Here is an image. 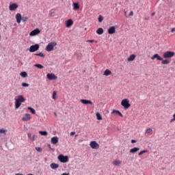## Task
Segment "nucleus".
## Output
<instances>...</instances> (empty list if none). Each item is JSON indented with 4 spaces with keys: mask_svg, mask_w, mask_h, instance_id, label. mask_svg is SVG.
Listing matches in <instances>:
<instances>
[{
    "mask_svg": "<svg viewBox=\"0 0 175 175\" xmlns=\"http://www.w3.org/2000/svg\"><path fill=\"white\" fill-rule=\"evenodd\" d=\"M157 59V61H161V64L162 65H167L168 64H170V60L165 59H163V58H162L161 56H159V54L156 53L154 54L152 57L151 59Z\"/></svg>",
    "mask_w": 175,
    "mask_h": 175,
    "instance_id": "1",
    "label": "nucleus"
},
{
    "mask_svg": "<svg viewBox=\"0 0 175 175\" xmlns=\"http://www.w3.org/2000/svg\"><path fill=\"white\" fill-rule=\"evenodd\" d=\"M23 102H25L24 96L23 95L18 96L17 98L15 99V109H18Z\"/></svg>",
    "mask_w": 175,
    "mask_h": 175,
    "instance_id": "2",
    "label": "nucleus"
},
{
    "mask_svg": "<svg viewBox=\"0 0 175 175\" xmlns=\"http://www.w3.org/2000/svg\"><path fill=\"white\" fill-rule=\"evenodd\" d=\"M57 46V42H51L48 44V45L46 46V51H53L54 50V47Z\"/></svg>",
    "mask_w": 175,
    "mask_h": 175,
    "instance_id": "3",
    "label": "nucleus"
},
{
    "mask_svg": "<svg viewBox=\"0 0 175 175\" xmlns=\"http://www.w3.org/2000/svg\"><path fill=\"white\" fill-rule=\"evenodd\" d=\"M121 105L124 109H129L131 107V104L129 103V99L124 98L121 101Z\"/></svg>",
    "mask_w": 175,
    "mask_h": 175,
    "instance_id": "4",
    "label": "nucleus"
},
{
    "mask_svg": "<svg viewBox=\"0 0 175 175\" xmlns=\"http://www.w3.org/2000/svg\"><path fill=\"white\" fill-rule=\"evenodd\" d=\"M57 159L62 163H66L69 162V157L68 156H64V154H60L58 156Z\"/></svg>",
    "mask_w": 175,
    "mask_h": 175,
    "instance_id": "5",
    "label": "nucleus"
},
{
    "mask_svg": "<svg viewBox=\"0 0 175 175\" xmlns=\"http://www.w3.org/2000/svg\"><path fill=\"white\" fill-rule=\"evenodd\" d=\"M163 58H172L174 57V52H172L170 51H166L163 53Z\"/></svg>",
    "mask_w": 175,
    "mask_h": 175,
    "instance_id": "6",
    "label": "nucleus"
},
{
    "mask_svg": "<svg viewBox=\"0 0 175 175\" xmlns=\"http://www.w3.org/2000/svg\"><path fill=\"white\" fill-rule=\"evenodd\" d=\"M29 50L30 53H35V51H38V50H39V44H36L34 45H31Z\"/></svg>",
    "mask_w": 175,
    "mask_h": 175,
    "instance_id": "7",
    "label": "nucleus"
},
{
    "mask_svg": "<svg viewBox=\"0 0 175 175\" xmlns=\"http://www.w3.org/2000/svg\"><path fill=\"white\" fill-rule=\"evenodd\" d=\"M90 146L93 150H98V148H99V144H98L96 141H92Z\"/></svg>",
    "mask_w": 175,
    "mask_h": 175,
    "instance_id": "8",
    "label": "nucleus"
},
{
    "mask_svg": "<svg viewBox=\"0 0 175 175\" xmlns=\"http://www.w3.org/2000/svg\"><path fill=\"white\" fill-rule=\"evenodd\" d=\"M46 77L49 80H57V79H58V77L53 73H48L46 75Z\"/></svg>",
    "mask_w": 175,
    "mask_h": 175,
    "instance_id": "9",
    "label": "nucleus"
},
{
    "mask_svg": "<svg viewBox=\"0 0 175 175\" xmlns=\"http://www.w3.org/2000/svg\"><path fill=\"white\" fill-rule=\"evenodd\" d=\"M39 33H40V30L36 29L30 32L29 36H36V35H39Z\"/></svg>",
    "mask_w": 175,
    "mask_h": 175,
    "instance_id": "10",
    "label": "nucleus"
},
{
    "mask_svg": "<svg viewBox=\"0 0 175 175\" xmlns=\"http://www.w3.org/2000/svg\"><path fill=\"white\" fill-rule=\"evenodd\" d=\"M108 33L109 35H113V33H116V27L114 26L110 27L108 29Z\"/></svg>",
    "mask_w": 175,
    "mask_h": 175,
    "instance_id": "11",
    "label": "nucleus"
},
{
    "mask_svg": "<svg viewBox=\"0 0 175 175\" xmlns=\"http://www.w3.org/2000/svg\"><path fill=\"white\" fill-rule=\"evenodd\" d=\"M80 102H81V103H83V105H92V101H91L90 100L81 99Z\"/></svg>",
    "mask_w": 175,
    "mask_h": 175,
    "instance_id": "12",
    "label": "nucleus"
},
{
    "mask_svg": "<svg viewBox=\"0 0 175 175\" xmlns=\"http://www.w3.org/2000/svg\"><path fill=\"white\" fill-rule=\"evenodd\" d=\"M72 25H73V21L72 19H68L66 21V27H67V28L72 27Z\"/></svg>",
    "mask_w": 175,
    "mask_h": 175,
    "instance_id": "13",
    "label": "nucleus"
},
{
    "mask_svg": "<svg viewBox=\"0 0 175 175\" xmlns=\"http://www.w3.org/2000/svg\"><path fill=\"white\" fill-rule=\"evenodd\" d=\"M59 139L58 138V137H53L51 139V144H57V143H58Z\"/></svg>",
    "mask_w": 175,
    "mask_h": 175,
    "instance_id": "14",
    "label": "nucleus"
},
{
    "mask_svg": "<svg viewBox=\"0 0 175 175\" xmlns=\"http://www.w3.org/2000/svg\"><path fill=\"white\" fill-rule=\"evenodd\" d=\"M17 8H18V5L16 3H12L9 6L10 10H16Z\"/></svg>",
    "mask_w": 175,
    "mask_h": 175,
    "instance_id": "15",
    "label": "nucleus"
},
{
    "mask_svg": "<svg viewBox=\"0 0 175 175\" xmlns=\"http://www.w3.org/2000/svg\"><path fill=\"white\" fill-rule=\"evenodd\" d=\"M111 114H113L114 116H120V117H124V116L122 115V113H121L120 112V111L118 110H116L114 109L112 112Z\"/></svg>",
    "mask_w": 175,
    "mask_h": 175,
    "instance_id": "16",
    "label": "nucleus"
},
{
    "mask_svg": "<svg viewBox=\"0 0 175 175\" xmlns=\"http://www.w3.org/2000/svg\"><path fill=\"white\" fill-rule=\"evenodd\" d=\"M23 121H29L31 120V114L25 113V116L22 118Z\"/></svg>",
    "mask_w": 175,
    "mask_h": 175,
    "instance_id": "17",
    "label": "nucleus"
},
{
    "mask_svg": "<svg viewBox=\"0 0 175 175\" xmlns=\"http://www.w3.org/2000/svg\"><path fill=\"white\" fill-rule=\"evenodd\" d=\"M16 23H18V24H20V23H21V14L20 13L16 14Z\"/></svg>",
    "mask_w": 175,
    "mask_h": 175,
    "instance_id": "18",
    "label": "nucleus"
},
{
    "mask_svg": "<svg viewBox=\"0 0 175 175\" xmlns=\"http://www.w3.org/2000/svg\"><path fill=\"white\" fill-rule=\"evenodd\" d=\"M136 58V55H131L128 59H127V61H129V62H131L132 61H134V59Z\"/></svg>",
    "mask_w": 175,
    "mask_h": 175,
    "instance_id": "19",
    "label": "nucleus"
},
{
    "mask_svg": "<svg viewBox=\"0 0 175 175\" xmlns=\"http://www.w3.org/2000/svg\"><path fill=\"white\" fill-rule=\"evenodd\" d=\"M112 163L115 166H120V165H121L122 163V162L121 161H119V160H115L112 162Z\"/></svg>",
    "mask_w": 175,
    "mask_h": 175,
    "instance_id": "20",
    "label": "nucleus"
},
{
    "mask_svg": "<svg viewBox=\"0 0 175 175\" xmlns=\"http://www.w3.org/2000/svg\"><path fill=\"white\" fill-rule=\"evenodd\" d=\"M51 169H58V167H59V165H58L55 163H52L51 164Z\"/></svg>",
    "mask_w": 175,
    "mask_h": 175,
    "instance_id": "21",
    "label": "nucleus"
},
{
    "mask_svg": "<svg viewBox=\"0 0 175 175\" xmlns=\"http://www.w3.org/2000/svg\"><path fill=\"white\" fill-rule=\"evenodd\" d=\"M73 9L74 10H78V9H80V5H79V3H73Z\"/></svg>",
    "mask_w": 175,
    "mask_h": 175,
    "instance_id": "22",
    "label": "nucleus"
},
{
    "mask_svg": "<svg viewBox=\"0 0 175 175\" xmlns=\"http://www.w3.org/2000/svg\"><path fill=\"white\" fill-rule=\"evenodd\" d=\"M139 150L140 148H133L130 150V152H131V154H135V152H137V151H139Z\"/></svg>",
    "mask_w": 175,
    "mask_h": 175,
    "instance_id": "23",
    "label": "nucleus"
},
{
    "mask_svg": "<svg viewBox=\"0 0 175 175\" xmlns=\"http://www.w3.org/2000/svg\"><path fill=\"white\" fill-rule=\"evenodd\" d=\"M110 75H111V72L109 69L105 70L103 74L104 76H110Z\"/></svg>",
    "mask_w": 175,
    "mask_h": 175,
    "instance_id": "24",
    "label": "nucleus"
},
{
    "mask_svg": "<svg viewBox=\"0 0 175 175\" xmlns=\"http://www.w3.org/2000/svg\"><path fill=\"white\" fill-rule=\"evenodd\" d=\"M27 109H28V110L30 111V113L31 114H36V111H35V109L33 108H32L31 107H28Z\"/></svg>",
    "mask_w": 175,
    "mask_h": 175,
    "instance_id": "25",
    "label": "nucleus"
},
{
    "mask_svg": "<svg viewBox=\"0 0 175 175\" xmlns=\"http://www.w3.org/2000/svg\"><path fill=\"white\" fill-rule=\"evenodd\" d=\"M96 33H98V35H102L103 33V28H98L96 30Z\"/></svg>",
    "mask_w": 175,
    "mask_h": 175,
    "instance_id": "26",
    "label": "nucleus"
},
{
    "mask_svg": "<svg viewBox=\"0 0 175 175\" xmlns=\"http://www.w3.org/2000/svg\"><path fill=\"white\" fill-rule=\"evenodd\" d=\"M96 116L97 117V120H98L99 121H100L102 120V116L100 115V113L99 112H97L96 113Z\"/></svg>",
    "mask_w": 175,
    "mask_h": 175,
    "instance_id": "27",
    "label": "nucleus"
},
{
    "mask_svg": "<svg viewBox=\"0 0 175 175\" xmlns=\"http://www.w3.org/2000/svg\"><path fill=\"white\" fill-rule=\"evenodd\" d=\"M38 133H40V135H41L42 136H47V131H40Z\"/></svg>",
    "mask_w": 175,
    "mask_h": 175,
    "instance_id": "28",
    "label": "nucleus"
},
{
    "mask_svg": "<svg viewBox=\"0 0 175 175\" xmlns=\"http://www.w3.org/2000/svg\"><path fill=\"white\" fill-rule=\"evenodd\" d=\"M151 132H152V129L149 128V129L146 130L145 134L148 135V134L151 133Z\"/></svg>",
    "mask_w": 175,
    "mask_h": 175,
    "instance_id": "29",
    "label": "nucleus"
},
{
    "mask_svg": "<svg viewBox=\"0 0 175 175\" xmlns=\"http://www.w3.org/2000/svg\"><path fill=\"white\" fill-rule=\"evenodd\" d=\"M34 66H36V68H38V69H43L44 66L42 64H35Z\"/></svg>",
    "mask_w": 175,
    "mask_h": 175,
    "instance_id": "30",
    "label": "nucleus"
},
{
    "mask_svg": "<svg viewBox=\"0 0 175 175\" xmlns=\"http://www.w3.org/2000/svg\"><path fill=\"white\" fill-rule=\"evenodd\" d=\"M20 75L22 77H27V76H28V74H27V72H21Z\"/></svg>",
    "mask_w": 175,
    "mask_h": 175,
    "instance_id": "31",
    "label": "nucleus"
},
{
    "mask_svg": "<svg viewBox=\"0 0 175 175\" xmlns=\"http://www.w3.org/2000/svg\"><path fill=\"white\" fill-rule=\"evenodd\" d=\"M52 98L55 100V99H57V92L56 91H53Z\"/></svg>",
    "mask_w": 175,
    "mask_h": 175,
    "instance_id": "32",
    "label": "nucleus"
},
{
    "mask_svg": "<svg viewBox=\"0 0 175 175\" xmlns=\"http://www.w3.org/2000/svg\"><path fill=\"white\" fill-rule=\"evenodd\" d=\"M35 55H37L38 57H42V58H44V56H45V55L43 54V53H36Z\"/></svg>",
    "mask_w": 175,
    "mask_h": 175,
    "instance_id": "33",
    "label": "nucleus"
},
{
    "mask_svg": "<svg viewBox=\"0 0 175 175\" xmlns=\"http://www.w3.org/2000/svg\"><path fill=\"white\" fill-rule=\"evenodd\" d=\"M103 21V16L102 15L98 16V23H102Z\"/></svg>",
    "mask_w": 175,
    "mask_h": 175,
    "instance_id": "34",
    "label": "nucleus"
},
{
    "mask_svg": "<svg viewBox=\"0 0 175 175\" xmlns=\"http://www.w3.org/2000/svg\"><path fill=\"white\" fill-rule=\"evenodd\" d=\"M7 131L5 130L4 129H0V133H3V135H6Z\"/></svg>",
    "mask_w": 175,
    "mask_h": 175,
    "instance_id": "35",
    "label": "nucleus"
},
{
    "mask_svg": "<svg viewBox=\"0 0 175 175\" xmlns=\"http://www.w3.org/2000/svg\"><path fill=\"white\" fill-rule=\"evenodd\" d=\"M146 152H148V150H142L138 154V155H143V154H146Z\"/></svg>",
    "mask_w": 175,
    "mask_h": 175,
    "instance_id": "36",
    "label": "nucleus"
},
{
    "mask_svg": "<svg viewBox=\"0 0 175 175\" xmlns=\"http://www.w3.org/2000/svg\"><path fill=\"white\" fill-rule=\"evenodd\" d=\"M36 151H38V152H42V148L40 147H36Z\"/></svg>",
    "mask_w": 175,
    "mask_h": 175,
    "instance_id": "37",
    "label": "nucleus"
},
{
    "mask_svg": "<svg viewBox=\"0 0 175 175\" xmlns=\"http://www.w3.org/2000/svg\"><path fill=\"white\" fill-rule=\"evenodd\" d=\"M87 42L89 43H94V42H95V43H98L97 41H94V40H88Z\"/></svg>",
    "mask_w": 175,
    "mask_h": 175,
    "instance_id": "38",
    "label": "nucleus"
},
{
    "mask_svg": "<svg viewBox=\"0 0 175 175\" xmlns=\"http://www.w3.org/2000/svg\"><path fill=\"white\" fill-rule=\"evenodd\" d=\"M22 86H23V87H29V84L25 83H22Z\"/></svg>",
    "mask_w": 175,
    "mask_h": 175,
    "instance_id": "39",
    "label": "nucleus"
},
{
    "mask_svg": "<svg viewBox=\"0 0 175 175\" xmlns=\"http://www.w3.org/2000/svg\"><path fill=\"white\" fill-rule=\"evenodd\" d=\"M27 136H28L29 139H30V140H31V139L32 138V134H31V133H27Z\"/></svg>",
    "mask_w": 175,
    "mask_h": 175,
    "instance_id": "40",
    "label": "nucleus"
},
{
    "mask_svg": "<svg viewBox=\"0 0 175 175\" xmlns=\"http://www.w3.org/2000/svg\"><path fill=\"white\" fill-rule=\"evenodd\" d=\"M36 137V135H34L33 136L31 137L30 140H31V142H33L35 140Z\"/></svg>",
    "mask_w": 175,
    "mask_h": 175,
    "instance_id": "41",
    "label": "nucleus"
},
{
    "mask_svg": "<svg viewBox=\"0 0 175 175\" xmlns=\"http://www.w3.org/2000/svg\"><path fill=\"white\" fill-rule=\"evenodd\" d=\"M70 136H75V135H76V132L72 131L70 133Z\"/></svg>",
    "mask_w": 175,
    "mask_h": 175,
    "instance_id": "42",
    "label": "nucleus"
},
{
    "mask_svg": "<svg viewBox=\"0 0 175 175\" xmlns=\"http://www.w3.org/2000/svg\"><path fill=\"white\" fill-rule=\"evenodd\" d=\"M27 20H28V18L27 17L22 18V21H23L24 22L27 21Z\"/></svg>",
    "mask_w": 175,
    "mask_h": 175,
    "instance_id": "43",
    "label": "nucleus"
},
{
    "mask_svg": "<svg viewBox=\"0 0 175 175\" xmlns=\"http://www.w3.org/2000/svg\"><path fill=\"white\" fill-rule=\"evenodd\" d=\"M129 16H133V11H131Z\"/></svg>",
    "mask_w": 175,
    "mask_h": 175,
    "instance_id": "44",
    "label": "nucleus"
},
{
    "mask_svg": "<svg viewBox=\"0 0 175 175\" xmlns=\"http://www.w3.org/2000/svg\"><path fill=\"white\" fill-rule=\"evenodd\" d=\"M131 143H132L133 144H135V143H136V140L132 139V140H131Z\"/></svg>",
    "mask_w": 175,
    "mask_h": 175,
    "instance_id": "45",
    "label": "nucleus"
},
{
    "mask_svg": "<svg viewBox=\"0 0 175 175\" xmlns=\"http://www.w3.org/2000/svg\"><path fill=\"white\" fill-rule=\"evenodd\" d=\"M171 32H175V28H172V29H171Z\"/></svg>",
    "mask_w": 175,
    "mask_h": 175,
    "instance_id": "46",
    "label": "nucleus"
},
{
    "mask_svg": "<svg viewBox=\"0 0 175 175\" xmlns=\"http://www.w3.org/2000/svg\"><path fill=\"white\" fill-rule=\"evenodd\" d=\"M62 175H69V174L64 173Z\"/></svg>",
    "mask_w": 175,
    "mask_h": 175,
    "instance_id": "47",
    "label": "nucleus"
},
{
    "mask_svg": "<svg viewBox=\"0 0 175 175\" xmlns=\"http://www.w3.org/2000/svg\"><path fill=\"white\" fill-rule=\"evenodd\" d=\"M152 16H155V12L152 13Z\"/></svg>",
    "mask_w": 175,
    "mask_h": 175,
    "instance_id": "48",
    "label": "nucleus"
},
{
    "mask_svg": "<svg viewBox=\"0 0 175 175\" xmlns=\"http://www.w3.org/2000/svg\"><path fill=\"white\" fill-rule=\"evenodd\" d=\"M0 25H1V22H0Z\"/></svg>",
    "mask_w": 175,
    "mask_h": 175,
    "instance_id": "49",
    "label": "nucleus"
}]
</instances>
